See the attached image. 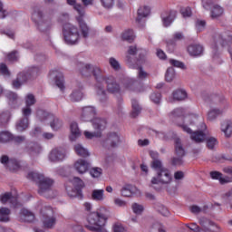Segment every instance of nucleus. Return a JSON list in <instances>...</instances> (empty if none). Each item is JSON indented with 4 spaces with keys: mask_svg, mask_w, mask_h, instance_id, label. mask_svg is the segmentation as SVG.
<instances>
[{
    "mask_svg": "<svg viewBox=\"0 0 232 232\" xmlns=\"http://www.w3.org/2000/svg\"><path fill=\"white\" fill-rule=\"evenodd\" d=\"M150 156L152 159L150 162V168L157 171V176L153 177L150 181V188H154L157 184L168 185L171 184V173H169V169H168L162 164V160L159 158V152L151 150L150 152Z\"/></svg>",
    "mask_w": 232,
    "mask_h": 232,
    "instance_id": "nucleus-1",
    "label": "nucleus"
},
{
    "mask_svg": "<svg viewBox=\"0 0 232 232\" xmlns=\"http://www.w3.org/2000/svg\"><path fill=\"white\" fill-rule=\"evenodd\" d=\"M53 15L55 9H49L46 13L40 5H34L32 12V19L40 32H48L53 26Z\"/></svg>",
    "mask_w": 232,
    "mask_h": 232,
    "instance_id": "nucleus-2",
    "label": "nucleus"
},
{
    "mask_svg": "<svg viewBox=\"0 0 232 232\" xmlns=\"http://www.w3.org/2000/svg\"><path fill=\"white\" fill-rule=\"evenodd\" d=\"M27 179L38 183V193L42 197H45V198H53L55 197V193L52 189L53 188V179L34 171L27 174Z\"/></svg>",
    "mask_w": 232,
    "mask_h": 232,
    "instance_id": "nucleus-3",
    "label": "nucleus"
},
{
    "mask_svg": "<svg viewBox=\"0 0 232 232\" xmlns=\"http://www.w3.org/2000/svg\"><path fill=\"white\" fill-rule=\"evenodd\" d=\"M89 225L86 226L87 229L94 232H108L104 227L106 218L104 215L98 212H92L88 217Z\"/></svg>",
    "mask_w": 232,
    "mask_h": 232,
    "instance_id": "nucleus-4",
    "label": "nucleus"
},
{
    "mask_svg": "<svg viewBox=\"0 0 232 232\" xmlns=\"http://www.w3.org/2000/svg\"><path fill=\"white\" fill-rule=\"evenodd\" d=\"M37 209L40 210V213L43 217L42 222L44 224V227H45V229H52L57 222L55 217L52 216L53 213L52 208L44 205L43 201H39Z\"/></svg>",
    "mask_w": 232,
    "mask_h": 232,
    "instance_id": "nucleus-5",
    "label": "nucleus"
},
{
    "mask_svg": "<svg viewBox=\"0 0 232 232\" xmlns=\"http://www.w3.org/2000/svg\"><path fill=\"white\" fill-rule=\"evenodd\" d=\"M108 122L102 118H94L92 120V127L94 131L85 130L83 132L85 139H99L102 137V131L106 130Z\"/></svg>",
    "mask_w": 232,
    "mask_h": 232,
    "instance_id": "nucleus-6",
    "label": "nucleus"
},
{
    "mask_svg": "<svg viewBox=\"0 0 232 232\" xmlns=\"http://www.w3.org/2000/svg\"><path fill=\"white\" fill-rule=\"evenodd\" d=\"M63 34L66 44H77L79 39H81L79 28L72 24H65L63 25Z\"/></svg>",
    "mask_w": 232,
    "mask_h": 232,
    "instance_id": "nucleus-7",
    "label": "nucleus"
},
{
    "mask_svg": "<svg viewBox=\"0 0 232 232\" xmlns=\"http://www.w3.org/2000/svg\"><path fill=\"white\" fill-rule=\"evenodd\" d=\"M232 43V32L226 31L222 34H217L214 35V42L212 44L213 57H218V45L224 46Z\"/></svg>",
    "mask_w": 232,
    "mask_h": 232,
    "instance_id": "nucleus-8",
    "label": "nucleus"
},
{
    "mask_svg": "<svg viewBox=\"0 0 232 232\" xmlns=\"http://www.w3.org/2000/svg\"><path fill=\"white\" fill-rule=\"evenodd\" d=\"M180 126L183 131H185V133H188V135H190L191 140H193L194 142H197L198 144L204 142V140H206V137H208V132H204L202 130L193 131V130L189 128V126H188V123H184Z\"/></svg>",
    "mask_w": 232,
    "mask_h": 232,
    "instance_id": "nucleus-9",
    "label": "nucleus"
},
{
    "mask_svg": "<svg viewBox=\"0 0 232 232\" xmlns=\"http://www.w3.org/2000/svg\"><path fill=\"white\" fill-rule=\"evenodd\" d=\"M41 72V68L38 66H31L28 67L26 70L19 72L17 74L18 79H20L21 82L26 84L28 81H32L34 77H37Z\"/></svg>",
    "mask_w": 232,
    "mask_h": 232,
    "instance_id": "nucleus-10",
    "label": "nucleus"
},
{
    "mask_svg": "<svg viewBox=\"0 0 232 232\" xmlns=\"http://www.w3.org/2000/svg\"><path fill=\"white\" fill-rule=\"evenodd\" d=\"M66 148L56 147L50 151L48 159L51 162H63L66 159Z\"/></svg>",
    "mask_w": 232,
    "mask_h": 232,
    "instance_id": "nucleus-11",
    "label": "nucleus"
},
{
    "mask_svg": "<svg viewBox=\"0 0 232 232\" xmlns=\"http://www.w3.org/2000/svg\"><path fill=\"white\" fill-rule=\"evenodd\" d=\"M107 86V91L109 93H120L121 85L117 82L115 76L107 75L105 81L103 82Z\"/></svg>",
    "mask_w": 232,
    "mask_h": 232,
    "instance_id": "nucleus-12",
    "label": "nucleus"
},
{
    "mask_svg": "<svg viewBox=\"0 0 232 232\" xmlns=\"http://www.w3.org/2000/svg\"><path fill=\"white\" fill-rule=\"evenodd\" d=\"M97 115V109L94 106H85L82 109L81 120L83 122L92 121Z\"/></svg>",
    "mask_w": 232,
    "mask_h": 232,
    "instance_id": "nucleus-13",
    "label": "nucleus"
},
{
    "mask_svg": "<svg viewBox=\"0 0 232 232\" xmlns=\"http://www.w3.org/2000/svg\"><path fill=\"white\" fill-rule=\"evenodd\" d=\"M96 95L98 97L99 102L102 106H108L110 101L108 99V93L106 92V88L102 84H96L95 86Z\"/></svg>",
    "mask_w": 232,
    "mask_h": 232,
    "instance_id": "nucleus-14",
    "label": "nucleus"
},
{
    "mask_svg": "<svg viewBox=\"0 0 232 232\" xmlns=\"http://www.w3.org/2000/svg\"><path fill=\"white\" fill-rule=\"evenodd\" d=\"M119 142H121V138L119 137V134H117L116 132H110L103 142V146L110 150V148H117Z\"/></svg>",
    "mask_w": 232,
    "mask_h": 232,
    "instance_id": "nucleus-15",
    "label": "nucleus"
},
{
    "mask_svg": "<svg viewBox=\"0 0 232 232\" xmlns=\"http://www.w3.org/2000/svg\"><path fill=\"white\" fill-rule=\"evenodd\" d=\"M73 168L79 175H84L90 169V162L86 160L79 159L74 162Z\"/></svg>",
    "mask_w": 232,
    "mask_h": 232,
    "instance_id": "nucleus-16",
    "label": "nucleus"
},
{
    "mask_svg": "<svg viewBox=\"0 0 232 232\" xmlns=\"http://www.w3.org/2000/svg\"><path fill=\"white\" fill-rule=\"evenodd\" d=\"M92 73L97 82L96 84H102V82H104L105 79L108 77V75H104V71L97 65L92 66Z\"/></svg>",
    "mask_w": 232,
    "mask_h": 232,
    "instance_id": "nucleus-17",
    "label": "nucleus"
},
{
    "mask_svg": "<svg viewBox=\"0 0 232 232\" xmlns=\"http://www.w3.org/2000/svg\"><path fill=\"white\" fill-rule=\"evenodd\" d=\"M119 81H120V83L121 84V86H123V88H125V90L133 91V90H135V86H137V81H135L132 78H130L128 76L122 75L121 77H120Z\"/></svg>",
    "mask_w": 232,
    "mask_h": 232,
    "instance_id": "nucleus-18",
    "label": "nucleus"
},
{
    "mask_svg": "<svg viewBox=\"0 0 232 232\" xmlns=\"http://www.w3.org/2000/svg\"><path fill=\"white\" fill-rule=\"evenodd\" d=\"M163 26H169L177 19V11H169L161 14Z\"/></svg>",
    "mask_w": 232,
    "mask_h": 232,
    "instance_id": "nucleus-19",
    "label": "nucleus"
},
{
    "mask_svg": "<svg viewBox=\"0 0 232 232\" xmlns=\"http://www.w3.org/2000/svg\"><path fill=\"white\" fill-rule=\"evenodd\" d=\"M188 53L191 57H200L204 53V47L198 44H194L188 47Z\"/></svg>",
    "mask_w": 232,
    "mask_h": 232,
    "instance_id": "nucleus-20",
    "label": "nucleus"
},
{
    "mask_svg": "<svg viewBox=\"0 0 232 232\" xmlns=\"http://www.w3.org/2000/svg\"><path fill=\"white\" fill-rule=\"evenodd\" d=\"M26 151L30 155V157H37V155L41 153L42 148L39 143L30 142L27 144Z\"/></svg>",
    "mask_w": 232,
    "mask_h": 232,
    "instance_id": "nucleus-21",
    "label": "nucleus"
},
{
    "mask_svg": "<svg viewBox=\"0 0 232 232\" xmlns=\"http://www.w3.org/2000/svg\"><path fill=\"white\" fill-rule=\"evenodd\" d=\"M80 28L81 35L83 39H88L90 37V26L84 21V19L78 18L77 21Z\"/></svg>",
    "mask_w": 232,
    "mask_h": 232,
    "instance_id": "nucleus-22",
    "label": "nucleus"
},
{
    "mask_svg": "<svg viewBox=\"0 0 232 232\" xmlns=\"http://www.w3.org/2000/svg\"><path fill=\"white\" fill-rule=\"evenodd\" d=\"M150 12H151V9L150 8V6H147V5L140 6L138 9V16L136 17V23H139V24H140V23H142V20L146 19V17L150 15Z\"/></svg>",
    "mask_w": 232,
    "mask_h": 232,
    "instance_id": "nucleus-23",
    "label": "nucleus"
},
{
    "mask_svg": "<svg viewBox=\"0 0 232 232\" xmlns=\"http://www.w3.org/2000/svg\"><path fill=\"white\" fill-rule=\"evenodd\" d=\"M20 220L22 222H34L35 220V214L27 208H22L20 211Z\"/></svg>",
    "mask_w": 232,
    "mask_h": 232,
    "instance_id": "nucleus-24",
    "label": "nucleus"
},
{
    "mask_svg": "<svg viewBox=\"0 0 232 232\" xmlns=\"http://www.w3.org/2000/svg\"><path fill=\"white\" fill-rule=\"evenodd\" d=\"M30 126V120L28 118H20L15 123V130L19 132L26 131Z\"/></svg>",
    "mask_w": 232,
    "mask_h": 232,
    "instance_id": "nucleus-25",
    "label": "nucleus"
},
{
    "mask_svg": "<svg viewBox=\"0 0 232 232\" xmlns=\"http://www.w3.org/2000/svg\"><path fill=\"white\" fill-rule=\"evenodd\" d=\"M174 144H175V154L177 155V157H186V150L182 145V140H180V138H176L174 140Z\"/></svg>",
    "mask_w": 232,
    "mask_h": 232,
    "instance_id": "nucleus-26",
    "label": "nucleus"
},
{
    "mask_svg": "<svg viewBox=\"0 0 232 232\" xmlns=\"http://www.w3.org/2000/svg\"><path fill=\"white\" fill-rule=\"evenodd\" d=\"M78 68H79L82 75H83V77H90V75H92V72L93 70V65H92L90 63H80L78 64Z\"/></svg>",
    "mask_w": 232,
    "mask_h": 232,
    "instance_id": "nucleus-27",
    "label": "nucleus"
},
{
    "mask_svg": "<svg viewBox=\"0 0 232 232\" xmlns=\"http://www.w3.org/2000/svg\"><path fill=\"white\" fill-rule=\"evenodd\" d=\"M222 15H224V7L219 5H214L210 10L211 19H219Z\"/></svg>",
    "mask_w": 232,
    "mask_h": 232,
    "instance_id": "nucleus-28",
    "label": "nucleus"
},
{
    "mask_svg": "<svg viewBox=\"0 0 232 232\" xmlns=\"http://www.w3.org/2000/svg\"><path fill=\"white\" fill-rule=\"evenodd\" d=\"M54 81H55V85L61 92H64V76L63 75V72L54 71Z\"/></svg>",
    "mask_w": 232,
    "mask_h": 232,
    "instance_id": "nucleus-29",
    "label": "nucleus"
},
{
    "mask_svg": "<svg viewBox=\"0 0 232 232\" xmlns=\"http://www.w3.org/2000/svg\"><path fill=\"white\" fill-rule=\"evenodd\" d=\"M74 151L78 157H82L83 159L90 157V151H88V149L84 148L81 143L74 145Z\"/></svg>",
    "mask_w": 232,
    "mask_h": 232,
    "instance_id": "nucleus-30",
    "label": "nucleus"
},
{
    "mask_svg": "<svg viewBox=\"0 0 232 232\" xmlns=\"http://www.w3.org/2000/svg\"><path fill=\"white\" fill-rule=\"evenodd\" d=\"M67 195L70 198H82V190L81 188H72L71 187H65Z\"/></svg>",
    "mask_w": 232,
    "mask_h": 232,
    "instance_id": "nucleus-31",
    "label": "nucleus"
},
{
    "mask_svg": "<svg viewBox=\"0 0 232 232\" xmlns=\"http://www.w3.org/2000/svg\"><path fill=\"white\" fill-rule=\"evenodd\" d=\"M221 131L224 133L225 137L229 138L232 135V121H225L221 123Z\"/></svg>",
    "mask_w": 232,
    "mask_h": 232,
    "instance_id": "nucleus-32",
    "label": "nucleus"
},
{
    "mask_svg": "<svg viewBox=\"0 0 232 232\" xmlns=\"http://www.w3.org/2000/svg\"><path fill=\"white\" fill-rule=\"evenodd\" d=\"M6 98L8 99V104L12 106V108H17L19 106V96L17 93L10 92L6 94Z\"/></svg>",
    "mask_w": 232,
    "mask_h": 232,
    "instance_id": "nucleus-33",
    "label": "nucleus"
},
{
    "mask_svg": "<svg viewBox=\"0 0 232 232\" xmlns=\"http://www.w3.org/2000/svg\"><path fill=\"white\" fill-rule=\"evenodd\" d=\"M131 106H132V111H131V117L135 119V117H139L140 115V111H142V107L140 104H139V101L136 99L131 100Z\"/></svg>",
    "mask_w": 232,
    "mask_h": 232,
    "instance_id": "nucleus-34",
    "label": "nucleus"
},
{
    "mask_svg": "<svg viewBox=\"0 0 232 232\" xmlns=\"http://www.w3.org/2000/svg\"><path fill=\"white\" fill-rule=\"evenodd\" d=\"M81 137V130H79V125L77 122L73 121L71 123V140H75Z\"/></svg>",
    "mask_w": 232,
    "mask_h": 232,
    "instance_id": "nucleus-35",
    "label": "nucleus"
},
{
    "mask_svg": "<svg viewBox=\"0 0 232 232\" xmlns=\"http://www.w3.org/2000/svg\"><path fill=\"white\" fill-rule=\"evenodd\" d=\"M49 124L53 130V131H58V130H61L63 128V121H61L57 116L53 114V118H51Z\"/></svg>",
    "mask_w": 232,
    "mask_h": 232,
    "instance_id": "nucleus-36",
    "label": "nucleus"
},
{
    "mask_svg": "<svg viewBox=\"0 0 232 232\" xmlns=\"http://www.w3.org/2000/svg\"><path fill=\"white\" fill-rule=\"evenodd\" d=\"M0 202H2V204H6L7 202H11V204L15 206L17 202V198L12 196L11 192H5L0 195Z\"/></svg>",
    "mask_w": 232,
    "mask_h": 232,
    "instance_id": "nucleus-37",
    "label": "nucleus"
},
{
    "mask_svg": "<svg viewBox=\"0 0 232 232\" xmlns=\"http://www.w3.org/2000/svg\"><path fill=\"white\" fill-rule=\"evenodd\" d=\"M53 114L44 111V110H39L37 111V118L41 122H50L51 119H53Z\"/></svg>",
    "mask_w": 232,
    "mask_h": 232,
    "instance_id": "nucleus-38",
    "label": "nucleus"
},
{
    "mask_svg": "<svg viewBox=\"0 0 232 232\" xmlns=\"http://www.w3.org/2000/svg\"><path fill=\"white\" fill-rule=\"evenodd\" d=\"M84 7V5L82 4H76L75 6L72 7L78 14L76 21H79V19H84V15H86V9Z\"/></svg>",
    "mask_w": 232,
    "mask_h": 232,
    "instance_id": "nucleus-39",
    "label": "nucleus"
},
{
    "mask_svg": "<svg viewBox=\"0 0 232 232\" xmlns=\"http://www.w3.org/2000/svg\"><path fill=\"white\" fill-rule=\"evenodd\" d=\"M199 224L200 226H202V227H204V229H209V226L216 227V229H214V231L218 232V229H220L218 226L215 225V222L211 221V219H208L207 218H201L199 219Z\"/></svg>",
    "mask_w": 232,
    "mask_h": 232,
    "instance_id": "nucleus-40",
    "label": "nucleus"
},
{
    "mask_svg": "<svg viewBox=\"0 0 232 232\" xmlns=\"http://www.w3.org/2000/svg\"><path fill=\"white\" fill-rule=\"evenodd\" d=\"M121 39L128 41V43H133L135 41V33L131 29H127L121 34Z\"/></svg>",
    "mask_w": 232,
    "mask_h": 232,
    "instance_id": "nucleus-41",
    "label": "nucleus"
},
{
    "mask_svg": "<svg viewBox=\"0 0 232 232\" xmlns=\"http://www.w3.org/2000/svg\"><path fill=\"white\" fill-rule=\"evenodd\" d=\"M92 198L96 202H102L104 200V189H94L92 192Z\"/></svg>",
    "mask_w": 232,
    "mask_h": 232,
    "instance_id": "nucleus-42",
    "label": "nucleus"
},
{
    "mask_svg": "<svg viewBox=\"0 0 232 232\" xmlns=\"http://www.w3.org/2000/svg\"><path fill=\"white\" fill-rule=\"evenodd\" d=\"M173 99L175 101H185V99H188V92L183 89H178L173 92Z\"/></svg>",
    "mask_w": 232,
    "mask_h": 232,
    "instance_id": "nucleus-43",
    "label": "nucleus"
},
{
    "mask_svg": "<svg viewBox=\"0 0 232 232\" xmlns=\"http://www.w3.org/2000/svg\"><path fill=\"white\" fill-rule=\"evenodd\" d=\"M135 187L131 185L123 186L121 189V197H131L135 193Z\"/></svg>",
    "mask_w": 232,
    "mask_h": 232,
    "instance_id": "nucleus-44",
    "label": "nucleus"
},
{
    "mask_svg": "<svg viewBox=\"0 0 232 232\" xmlns=\"http://www.w3.org/2000/svg\"><path fill=\"white\" fill-rule=\"evenodd\" d=\"M70 101L72 102H79L82 101V92L81 90H74L70 95Z\"/></svg>",
    "mask_w": 232,
    "mask_h": 232,
    "instance_id": "nucleus-45",
    "label": "nucleus"
},
{
    "mask_svg": "<svg viewBox=\"0 0 232 232\" xmlns=\"http://www.w3.org/2000/svg\"><path fill=\"white\" fill-rule=\"evenodd\" d=\"M10 220V209L7 208H0V222H8Z\"/></svg>",
    "mask_w": 232,
    "mask_h": 232,
    "instance_id": "nucleus-46",
    "label": "nucleus"
},
{
    "mask_svg": "<svg viewBox=\"0 0 232 232\" xmlns=\"http://www.w3.org/2000/svg\"><path fill=\"white\" fill-rule=\"evenodd\" d=\"M10 117H12V114H10V111H6L0 114V126H6L8 122H10Z\"/></svg>",
    "mask_w": 232,
    "mask_h": 232,
    "instance_id": "nucleus-47",
    "label": "nucleus"
},
{
    "mask_svg": "<svg viewBox=\"0 0 232 232\" xmlns=\"http://www.w3.org/2000/svg\"><path fill=\"white\" fill-rule=\"evenodd\" d=\"M187 227L194 232H217V230H211L209 228H200L197 223H192L190 226L187 225Z\"/></svg>",
    "mask_w": 232,
    "mask_h": 232,
    "instance_id": "nucleus-48",
    "label": "nucleus"
},
{
    "mask_svg": "<svg viewBox=\"0 0 232 232\" xmlns=\"http://www.w3.org/2000/svg\"><path fill=\"white\" fill-rule=\"evenodd\" d=\"M7 169L10 171H19L21 169V163L15 159H11Z\"/></svg>",
    "mask_w": 232,
    "mask_h": 232,
    "instance_id": "nucleus-49",
    "label": "nucleus"
},
{
    "mask_svg": "<svg viewBox=\"0 0 232 232\" xmlns=\"http://www.w3.org/2000/svg\"><path fill=\"white\" fill-rule=\"evenodd\" d=\"M205 140H207V147L208 150H214L217 144H218V140L215 137L206 136Z\"/></svg>",
    "mask_w": 232,
    "mask_h": 232,
    "instance_id": "nucleus-50",
    "label": "nucleus"
},
{
    "mask_svg": "<svg viewBox=\"0 0 232 232\" xmlns=\"http://www.w3.org/2000/svg\"><path fill=\"white\" fill-rule=\"evenodd\" d=\"M222 113H224V111L220 109H212L208 113V119L209 121H215V119H217L218 115H222Z\"/></svg>",
    "mask_w": 232,
    "mask_h": 232,
    "instance_id": "nucleus-51",
    "label": "nucleus"
},
{
    "mask_svg": "<svg viewBox=\"0 0 232 232\" xmlns=\"http://www.w3.org/2000/svg\"><path fill=\"white\" fill-rule=\"evenodd\" d=\"M13 139V134L10 131H1L0 132V142L5 144L6 142H10Z\"/></svg>",
    "mask_w": 232,
    "mask_h": 232,
    "instance_id": "nucleus-52",
    "label": "nucleus"
},
{
    "mask_svg": "<svg viewBox=\"0 0 232 232\" xmlns=\"http://www.w3.org/2000/svg\"><path fill=\"white\" fill-rule=\"evenodd\" d=\"M137 52H139V49L137 48V45H130L128 49V54L126 56L127 63H132L131 56L130 55H136Z\"/></svg>",
    "mask_w": 232,
    "mask_h": 232,
    "instance_id": "nucleus-53",
    "label": "nucleus"
},
{
    "mask_svg": "<svg viewBox=\"0 0 232 232\" xmlns=\"http://www.w3.org/2000/svg\"><path fill=\"white\" fill-rule=\"evenodd\" d=\"M100 5L105 10H111L115 6V0H100Z\"/></svg>",
    "mask_w": 232,
    "mask_h": 232,
    "instance_id": "nucleus-54",
    "label": "nucleus"
},
{
    "mask_svg": "<svg viewBox=\"0 0 232 232\" xmlns=\"http://www.w3.org/2000/svg\"><path fill=\"white\" fill-rule=\"evenodd\" d=\"M131 209L135 215H142L144 212V205L139 203H132Z\"/></svg>",
    "mask_w": 232,
    "mask_h": 232,
    "instance_id": "nucleus-55",
    "label": "nucleus"
},
{
    "mask_svg": "<svg viewBox=\"0 0 232 232\" xmlns=\"http://www.w3.org/2000/svg\"><path fill=\"white\" fill-rule=\"evenodd\" d=\"M173 79H175V69L173 67H169L165 74V80L167 82H171Z\"/></svg>",
    "mask_w": 232,
    "mask_h": 232,
    "instance_id": "nucleus-56",
    "label": "nucleus"
},
{
    "mask_svg": "<svg viewBox=\"0 0 232 232\" xmlns=\"http://www.w3.org/2000/svg\"><path fill=\"white\" fill-rule=\"evenodd\" d=\"M109 64L112 68V70H114V72H120V70L121 69V63H119V61H117V59L113 57H111L109 59Z\"/></svg>",
    "mask_w": 232,
    "mask_h": 232,
    "instance_id": "nucleus-57",
    "label": "nucleus"
},
{
    "mask_svg": "<svg viewBox=\"0 0 232 232\" xmlns=\"http://www.w3.org/2000/svg\"><path fill=\"white\" fill-rule=\"evenodd\" d=\"M90 175L92 177V179H99L101 175H102V169L99 167H94L90 169Z\"/></svg>",
    "mask_w": 232,
    "mask_h": 232,
    "instance_id": "nucleus-58",
    "label": "nucleus"
},
{
    "mask_svg": "<svg viewBox=\"0 0 232 232\" xmlns=\"http://www.w3.org/2000/svg\"><path fill=\"white\" fill-rule=\"evenodd\" d=\"M170 164L172 166H182V164H184V156H175L171 158Z\"/></svg>",
    "mask_w": 232,
    "mask_h": 232,
    "instance_id": "nucleus-59",
    "label": "nucleus"
},
{
    "mask_svg": "<svg viewBox=\"0 0 232 232\" xmlns=\"http://www.w3.org/2000/svg\"><path fill=\"white\" fill-rule=\"evenodd\" d=\"M136 70H138V75L137 78L140 81H144V79H148V73L146 72V71H144V69L142 68V66H137Z\"/></svg>",
    "mask_w": 232,
    "mask_h": 232,
    "instance_id": "nucleus-60",
    "label": "nucleus"
},
{
    "mask_svg": "<svg viewBox=\"0 0 232 232\" xmlns=\"http://www.w3.org/2000/svg\"><path fill=\"white\" fill-rule=\"evenodd\" d=\"M35 102V96H34V94L29 93L25 96V106H34Z\"/></svg>",
    "mask_w": 232,
    "mask_h": 232,
    "instance_id": "nucleus-61",
    "label": "nucleus"
},
{
    "mask_svg": "<svg viewBox=\"0 0 232 232\" xmlns=\"http://www.w3.org/2000/svg\"><path fill=\"white\" fill-rule=\"evenodd\" d=\"M196 30H197V32H204V30H206V21L197 20Z\"/></svg>",
    "mask_w": 232,
    "mask_h": 232,
    "instance_id": "nucleus-62",
    "label": "nucleus"
},
{
    "mask_svg": "<svg viewBox=\"0 0 232 232\" xmlns=\"http://www.w3.org/2000/svg\"><path fill=\"white\" fill-rule=\"evenodd\" d=\"M22 115L24 119H28L30 120V115H32V108H30L29 106L25 105V107H24L22 109Z\"/></svg>",
    "mask_w": 232,
    "mask_h": 232,
    "instance_id": "nucleus-63",
    "label": "nucleus"
},
{
    "mask_svg": "<svg viewBox=\"0 0 232 232\" xmlns=\"http://www.w3.org/2000/svg\"><path fill=\"white\" fill-rule=\"evenodd\" d=\"M72 183L74 184V186H76L78 189L84 188V181H82V179H81V178L79 177H74L72 179Z\"/></svg>",
    "mask_w": 232,
    "mask_h": 232,
    "instance_id": "nucleus-64",
    "label": "nucleus"
}]
</instances>
